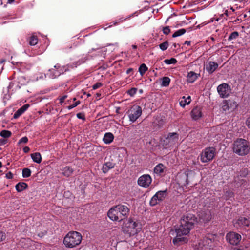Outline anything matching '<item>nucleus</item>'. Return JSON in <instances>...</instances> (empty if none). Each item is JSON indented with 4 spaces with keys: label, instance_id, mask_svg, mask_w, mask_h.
Segmentation results:
<instances>
[{
    "label": "nucleus",
    "instance_id": "69168bd1",
    "mask_svg": "<svg viewBox=\"0 0 250 250\" xmlns=\"http://www.w3.org/2000/svg\"><path fill=\"white\" fill-rule=\"evenodd\" d=\"M173 47H174V48H176V47L177 45H176V44L175 43H173Z\"/></svg>",
    "mask_w": 250,
    "mask_h": 250
},
{
    "label": "nucleus",
    "instance_id": "9b49d317",
    "mask_svg": "<svg viewBox=\"0 0 250 250\" xmlns=\"http://www.w3.org/2000/svg\"><path fill=\"white\" fill-rule=\"evenodd\" d=\"M226 238L230 244L237 245L241 239V236L235 232H230L226 235Z\"/></svg>",
    "mask_w": 250,
    "mask_h": 250
},
{
    "label": "nucleus",
    "instance_id": "423d86ee",
    "mask_svg": "<svg viewBox=\"0 0 250 250\" xmlns=\"http://www.w3.org/2000/svg\"><path fill=\"white\" fill-rule=\"evenodd\" d=\"M179 135L177 133H169L167 136L162 141L163 146L167 148L171 146L177 142Z\"/></svg>",
    "mask_w": 250,
    "mask_h": 250
},
{
    "label": "nucleus",
    "instance_id": "a19ab883",
    "mask_svg": "<svg viewBox=\"0 0 250 250\" xmlns=\"http://www.w3.org/2000/svg\"><path fill=\"white\" fill-rule=\"evenodd\" d=\"M137 90V89L136 88H132L127 91V93L132 96L136 94Z\"/></svg>",
    "mask_w": 250,
    "mask_h": 250
},
{
    "label": "nucleus",
    "instance_id": "4be33fe9",
    "mask_svg": "<svg viewBox=\"0 0 250 250\" xmlns=\"http://www.w3.org/2000/svg\"><path fill=\"white\" fill-rule=\"evenodd\" d=\"M165 168L166 167L162 163H160L155 167L154 168V172L158 175H162L164 173Z\"/></svg>",
    "mask_w": 250,
    "mask_h": 250
},
{
    "label": "nucleus",
    "instance_id": "ddd939ff",
    "mask_svg": "<svg viewBox=\"0 0 250 250\" xmlns=\"http://www.w3.org/2000/svg\"><path fill=\"white\" fill-rule=\"evenodd\" d=\"M116 205L111 208L108 211L107 216L109 219L113 221H122L121 217L120 216L118 209L116 208Z\"/></svg>",
    "mask_w": 250,
    "mask_h": 250
},
{
    "label": "nucleus",
    "instance_id": "13d9d810",
    "mask_svg": "<svg viewBox=\"0 0 250 250\" xmlns=\"http://www.w3.org/2000/svg\"><path fill=\"white\" fill-rule=\"evenodd\" d=\"M191 43V42L189 41H185L184 44H187L188 45H190Z\"/></svg>",
    "mask_w": 250,
    "mask_h": 250
},
{
    "label": "nucleus",
    "instance_id": "680f3d73",
    "mask_svg": "<svg viewBox=\"0 0 250 250\" xmlns=\"http://www.w3.org/2000/svg\"><path fill=\"white\" fill-rule=\"evenodd\" d=\"M132 47L135 49L137 48V46L135 45H132Z\"/></svg>",
    "mask_w": 250,
    "mask_h": 250
},
{
    "label": "nucleus",
    "instance_id": "0e129e2a",
    "mask_svg": "<svg viewBox=\"0 0 250 250\" xmlns=\"http://www.w3.org/2000/svg\"><path fill=\"white\" fill-rule=\"evenodd\" d=\"M5 61V59H2L0 61V63H2L4 62Z\"/></svg>",
    "mask_w": 250,
    "mask_h": 250
},
{
    "label": "nucleus",
    "instance_id": "2f4dec72",
    "mask_svg": "<svg viewBox=\"0 0 250 250\" xmlns=\"http://www.w3.org/2000/svg\"><path fill=\"white\" fill-rule=\"evenodd\" d=\"M148 68L144 63L141 64L139 68V72L141 76H143L147 70Z\"/></svg>",
    "mask_w": 250,
    "mask_h": 250
},
{
    "label": "nucleus",
    "instance_id": "412c9836",
    "mask_svg": "<svg viewBox=\"0 0 250 250\" xmlns=\"http://www.w3.org/2000/svg\"><path fill=\"white\" fill-rule=\"evenodd\" d=\"M29 105L28 104H25L22 107L20 108L14 114L13 118L14 119H17L21 116L26 110H27Z\"/></svg>",
    "mask_w": 250,
    "mask_h": 250
},
{
    "label": "nucleus",
    "instance_id": "864d4df0",
    "mask_svg": "<svg viewBox=\"0 0 250 250\" xmlns=\"http://www.w3.org/2000/svg\"><path fill=\"white\" fill-rule=\"evenodd\" d=\"M246 124L248 127L250 129V116L247 119Z\"/></svg>",
    "mask_w": 250,
    "mask_h": 250
},
{
    "label": "nucleus",
    "instance_id": "7ed1b4c3",
    "mask_svg": "<svg viewBox=\"0 0 250 250\" xmlns=\"http://www.w3.org/2000/svg\"><path fill=\"white\" fill-rule=\"evenodd\" d=\"M82 240V236L80 233L70 231L64 238L63 243L66 247L72 248L79 245Z\"/></svg>",
    "mask_w": 250,
    "mask_h": 250
},
{
    "label": "nucleus",
    "instance_id": "c756f323",
    "mask_svg": "<svg viewBox=\"0 0 250 250\" xmlns=\"http://www.w3.org/2000/svg\"><path fill=\"white\" fill-rule=\"evenodd\" d=\"M73 169L69 167H66L63 169V174L66 177H69L73 173Z\"/></svg>",
    "mask_w": 250,
    "mask_h": 250
},
{
    "label": "nucleus",
    "instance_id": "e433bc0d",
    "mask_svg": "<svg viewBox=\"0 0 250 250\" xmlns=\"http://www.w3.org/2000/svg\"><path fill=\"white\" fill-rule=\"evenodd\" d=\"M239 36V33L237 31H234L230 34L228 38L229 41L236 39Z\"/></svg>",
    "mask_w": 250,
    "mask_h": 250
},
{
    "label": "nucleus",
    "instance_id": "a211bd4d",
    "mask_svg": "<svg viewBox=\"0 0 250 250\" xmlns=\"http://www.w3.org/2000/svg\"><path fill=\"white\" fill-rule=\"evenodd\" d=\"M177 180L182 186H186L188 184V174L186 172L179 174L177 177Z\"/></svg>",
    "mask_w": 250,
    "mask_h": 250
},
{
    "label": "nucleus",
    "instance_id": "603ef678",
    "mask_svg": "<svg viewBox=\"0 0 250 250\" xmlns=\"http://www.w3.org/2000/svg\"><path fill=\"white\" fill-rule=\"evenodd\" d=\"M13 175L10 171H9L6 174V177L7 179H11L13 178Z\"/></svg>",
    "mask_w": 250,
    "mask_h": 250
},
{
    "label": "nucleus",
    "instance_id": "20e7f679",
    "mask_svg": "<svg viewBox=\"0 0 250 250\" xmlns=\"http://www.w3.org/2000/svg\"><path fill=\"white\" fill-rule=\"evenodd\" d=\"M233 150L239 156L246 155L250 150L249 143L245 139H237L233 143Z\"/></svg>",
    "mask_w": 250,
    "mask_h": 250
},
{
    "label": "nucleus",
    "instance_id": "dca6fc26",
    "mask_svg": "<svg viewBox=\"0 0 250 250\" xmlns=\"http://www.w3.org/2000/svg\"><path fill=\"white\" fill-rule=\"evenodd\" d=\"M165 121L162 117L157 115L154 117L151 126L153 130H158L163 127Z\"/></svg>",
    "mask_w": 250,
    "mask_h": 250
},
{
    "label": "nucleus",
    "instance_id": "49530a36",
    "mask_svg": "<svg viewBox=\"0 0 250 250\" xmlns=\"http://www.w3.org/2000/svg\"><path fill=\"white\" fill-rule=\"evenodd\" d=\"M102 85H103V84L102 83H101L100 82H98L93 85L92 88L93 89L95 90V89H96L100 87Z\"/></svg>",
    "mask_w": 250,
    "mask_h": 250
},
{
    "label": "nucleus",
    "instance_id": "5701e85b",
    "mask_svg": "<svg viewBox=\"0 0 250 250\" xmlns=\"http://www.w3.org/2000/svg\"><path fill=\"white\" fill-rule=\"evenodd\" d=\"M115 164L111 162L105 163L102 167V171L104 173H107L110 169L114 167Z\"/></svg>",
    "mask_w": 250,
    "mask_h": 250
},
{
    "label": "nucleus",
    "instance_id": "09e8293b",
    "mask_svg": "<svg viewBox=\"0 0 250 250\" xmlns=\"http://www.w3.org/2000/svg\"><path fill=\"white\" fill-rule=\"evenodd\" d=\"M230 100L226 101V104L223 106V110H226L229 109V103H230Z\"/></svg>",
    "mask_w": 250,
    "mask_h": 250
},
{
    "label": "nucleus",
    "instance_id": "58836bf2",
    "mask_svg": "<svg viewBox=\"0 0 250 250\" xmlns=\"http://www.w3.org/2000/svg\"><path fill=\"white\" fill-rule=\"evenodd\" d=\"M164 62L167 64H175L177 61L176 59L172 58L170 59H166L164 60Z\"/></svg>",
    "mask_w": 250,
    "mask_h": 250
},
{
    "label": "nucleus",
    "instance_id": "a18cd8bd",
    "mask_svg": "<svg viewBox=\"0 0 250 250\" xmlns=\"http://www.w3.org/2000/svg\"><path fill=\"white\" fill-rule=\"evenodd\" d=\"M163 33L165 35H168L170 32V29L169 26H166L163 28Z\"/></svg>",
    "mask_w": 250,
    "mask_h": 250
},
{
    "label": "nucleus",
    "instance_id": "4d7b16f0",
    "mask_svg": "<svg viewBox=\"0 0 250 250\" xmlns=\"http://www.w3.org/2000/svg\"><path fill=\"white\" fill-rule=\"evenodd\" d=\"M133 71V69L132 68H129L126 71V74H130L131 72H132Z\"/></svg>",
    "mask_w": 250,
    "mask_h": 250
},
{
    "label": "nucleus",
    "instance_id": "a878e982",
    "mask_svg": "<svg viewBox=\"0 0 250 250\" xmlns=\"http://www.w3.org/2000/svg\"><path fill=\"white\" fill-rule=\"evenodd\" d=\"M28 188V185L24 182H19L15 186V188L18 192L22 191Z\"/></svg>",
    "mask_w": 250,
    "mask_h": 250
},
{
    "label": "nucleus",
    "instance_id": "4468645a",
    "mask_svg": "<svg viewBox=\"0 0 250 250\" xmlns=\"http://www.w3.org/2000/svg\"><path fill=\"white\" fill-rule=\"evenodd\" d=\"M250 225L249 219L244 217H239L234 223V226L240 229H245Z\"/></svg>",
    "mask_w": 250,
    "mask_h": 250
},
{
    "label": "nucleus",
    "instance_id": "72a5a7b5",
    "mask_svg": "<svg viewBox=\"0 0 250 250\" xmlns=\"http://www.w3.org/2000/svg\"><path fill=\"white\" fill-rule=\"evenodd\" d=\"M186 32V30L185 29L182 28L174 32V33L172 35L173 38H175L180 36H181L185 34Z\"/></svg>",
    "mask_w": 250,
    "mask_h": 250
},
{
    "label": "nucleus",
    "instance_id": "f257e3e1",
    "mask_svg": "<svg viewBox=\"0 0 250 250\" xmlns=\"http://www.w3.org/2000/svg\"><path fill=\"white\" fill-rule=\"evenodd\" d=\"M196 218L193 214H187L184 215L180 220V224L175 229L176 236L173 239V243L176 246L186 243L188 242L187 237L190 230L194 228L197 222Z\"/></svg>",
    "mask_w": 250,
    "mask_h": 250
},
{
    "label": "nucleus",
    "instance_id": "f03ea898",
    "mask_svg": "<svg viewBox=\"0 0 250 250\" xmlns=\"http://www.w3.org/2000/svg\"><path fill=\"white\" fill-rule=\"evenodd\" d=\"M122 228L124 233L129 237L136 235L141 229L139 222L132 218L125 221Z\"/></svg>",
    "mask_w": 250,
    "mask_h": 250
},
{
    "label": "nucleus",
    "instance_id": "1a4fd4ad",
    "mask_svg": "<svg viewBox=\"0 0 250 250\" xmlns=\"http://www.w3.org/2000/svg\"><path fill=\"white\" fill-rule=\"evenodd\" d=\"M217 92L222 98L229 97L231 93L230 86L226 83L219 85L217 87Z\"/></svg>",
    "mask_w": 250,
    "mask_h": 250
},
{
    "label": "nucleus",
    "instance_id": "473e14b6",
    "mask_svg": "<svg viewBox=\"0 0 250 250\" xmlns=\"http://www.w3.org/2000/svg\"><path fill=\"white\" fill-rule=\"evenodd\" d=\"M31 171L28 168L23 169L22 175L23 178H28L31 176Z\"/></svg>",
    "mask_w": 250,
    "mask_h": 250
},
{
    "label": "nucleus",
    "instance_id": "bf43d9fd",
    "mask_svg": "<svg viewBox=\"0 0 250 250\" xmlns=\"http://www.w3.org/2000/svg\"><path fill=\"white\" fill-rule=\"evenodd\" d=\"M75 64H78V61L74 62L70 65V66L72 68V66H74Z\"/></svg>",
    "mask_w": 250,
    "mask_h": 250
},
{
    "label": "nucleus",
    "instance_id": "5fc2aeb1",
    "mask_svg": "<svg viewBox=\"0 0 250 250\" xmlns=\"http://www.w3.org/2000/svg\"><path fill=\"white\" fill-rule=\"evenodd\" d=\"M67 97V95H64L61 97L60 99V103L62 104L64 101V100Z\"/></svg>",
    "mask_w": 250,
    "mask_h": 250
},
{
    "label": "nucleus",
    "instance_id": "6e6552de",
    "mask_svg": "<svg viewBox=\"0 0 250 250\" xmlns=\"http://www.w3.org/2000/svg\"><path fill=\"white\" fill-rule=\"evenodd\" d=\"M66 70L64 67L57 64L54 66L53 68L49 69L46 75L49 78L55 79L61 74H63Z\"/></svg>",
    "mask_w": 250,
    "mask_h": 250
},
{
    "label": "nucleus",
    "instance_id": "c85d7f7f",
    "mask_svg": "<svg viewBox=\"0 0 250 250\" xmlns=\"http://www.w3.org/2000/svg\"><path fill=\"white\" fill-rule=\"evenodd\" d=\"M170 79L168 77H164L162 79V83L161 85L164 87H167L169 85Z\"/></svg>",
    "mask_w": 250,
    "mask_h": 250
},
{
    "label": "nucleus",
    "instance_id": "774afa93",
    "mask_svg": "<svg viewBox=\"0 0 250 250\" xmlns=\"http://www.w3.org/2000/svg\"><path fill=\"white\" fill-rule=\"evenodd\" d=\"M230 9H231L233 12H234V11H235V9H233V7H231Z\"/></svg>",
    "mask_w": 250,
    "mask_h": 250
},
{
    "label": "nucleus",
    "instance_id": "37998d69",
    "mask_svg": "<svg viewBox=\"0 0 250 250\" xmlns=\"http://www.w3.org/2000/svg\"><path fill=\"white\" fill-rule=\"evenodd\" d=\"M28 139L27 137H26V136L23 137H22L21 139H20L19 140L18 144H20L21 143L26 144L28 142Z\"/></svg>",
    "mask_w": 250,
    "mask_h": 250
},
{
    "label": "nucleus",
    "instance_id": "aec40b11",
    "mask_svg": "<svg viewBox=\"0 0 250 250\" xmlns=\"http://www.w3.org/2000/svg\"><path fill=\"white\" fill-rule=\"evenodd\" d=\"M218 67V64L217 63L210 61L207 65L206 69L209 74H212L216 70Z\"/></svg>",
    "mask_w": 250,
    "mask_h": 250
},
{
    "label": "nucleus",
    "instance_id": "7c9ffc66",
    "mask_svg": "<svg viewBox=\"0 0 250 250\" xmlns=\"http://www.w3.org/2000/svg\"><path fill=\"white\" fill-rule=\"evenodd\" d=\"M12 135V133L11 131L7 130H2L0 132V135L3 138L7 139L10 137Z\"/></svg>",
    "mask_w": 250,
    "mask_h": 250
},
{
    "label": "nucleus",
    "instance_id": "9d476101",
    "mask_svg": "<svg viewBox=\"0 0 250 250\" xmlns=\"http://www.w3.org/2000/svg\"><path fill=\"white\" fill-rule=\"evenodd\" d=\"M167 189L164 191H159L151 198L149 204L151 206H154L159 202L163 201L167 196Z\"/></svg>",
    "mask_w": 250,
    "mask_h": 250
},
{
    "label": "nucleus",
    "instance_id": "393cba45",
    "mask_svg": "<svg viewBox=\"0 0 250 250\" xmlns=\"http://www.w3.org/2000/svg\"><path fill=\"white\" fill-rule=\"evenodd\" d=\"M114 139V135L111 133H106L103 138V141L106 144L111 143Z\"/></svg>",
    "mask_w": 250,
    "mask_h": 250
},
{
    "label": "nucleus",
    "instance_id": "ea45409f",
    "mask_svg": "<svg viewBox=\"0 0 250 250\" xmlns=\"http://www.w3.org/2000/svg\"><path fill=\"white\" fill-rule=\"evenodd\" d=\"M126 20L125 18H124L123 17H122V18H120L119 19L115 20L114 22H113V24L114 25H116L122 22H123L124 21H125V20Z\"/></svg>",
    "mask_w": 250,
    "mask_h": 250
},
{
    "label": "nucleus",
    "instance_id": "6ab92c4d",
    "mask_svg": "<svg viewBox=\"0 0 250 250\" xmlns=\"http://www.w3.org/2000/svg\"><path fill=\"white\" fill-rule=\"evenodd\" d=\"M192 118L194 120H197L202 117V112L201 108L199 107H194L191 112Z\"/></svg>",
    "mask_w": 250,
    "mask_h": 250
},
{
    "label": "nucleus",
    "instance_id": "f8f14e48",
    "mask_svg": "<svg viewBox=\"0 0 250 250\" xmlns=\"http://www.w3.org/2000/svg\"><path fill=\"white\" fill-rule=\"evenodd\" d=\"M151 182L152 179L149 174H144L138 179V184L144 188H148Z\"/></svg>",
    "mask_w": 250,
    "mask_h": 250
},
{
    "label": "nucleus",
    "instance_id": "b1692460",
    "mask_svg": "<svg viewBox=\"0 0 250 250\" xmlns=\"http://www.w3.org/2000/svg\"><path fill=\"white\" fill-rule=\"evenodd\" d=\"M197 73L193 71L189 72L187 75V82L189 83H192L197 79L198 76Z\"/></svg>",
    "mask_w": 250,
    "mask_h": 250
},
{
    "label": "nucleus",
    "instance_id": "f704fd0d",
    "mask_svg": "<svg viewBox=\"0 0 250 250\" xmlns=\"http://www.w3.org/2000/svg\"><path fill=\"white\" fill-rule=\"evenodd\" d=\"M214 239V237L212 235H208V236H206L203 239V243L204 244H209L212 242V240Z\"/></svg>",
    "mask_w": 250,
    "mask_h": 250
},
{
    "label": "nucleus",
    "instance_id": "f3484780",
    "mask_svg": "<svg viewBox=\"0 0 250 250\" xmlns=\"http://www.w3.org/2000/svg\"><path fill=\"white\" fill-rule=\"evenodd\" d=\"M198 217L200 222H208L211 219L210 211L208 210L201 211L199 212Z\"/></svg>",
    "mask_w": 250,
    "mask_h": 250
},
{
    "label": "nucleus",
    "instance_id": "79ce46f5",
    "mask_svg": "<svg viewBox=\"0 0 250 250\" xmlns=\"http://www.w3.org/2000/svg\"><path fill=\"white\" fill-rule=\"evenodd\" d=\"M86 59L85 58H82L78 61V64H75L74 66H72V68L77 67L78 66L81 65L82 63L85 62Z\"/></svg>",
    "mask_w": 250,
    "mask_h": 250
},
{
    "label": "nucleus",
    "instance_id": "39448f33",
    "mask_svg": "<svg viewBox=\"0 0 250 250\" xmlns=\"http://www.w3.org/2000/svg\"><path fill=\"white\" fill-rule=\"evenodd\" d=\"M215 149L212 147L205 148L200 154V160L202 163H208L213 160L215 156Z\"/></svg>",
    "mask_w": 250,
    "mask_h": 250
},
{
    "label": "nucleus",
    "instance_id": "4c0bfd02",
    "mask_svg": "<svg viewBox=\"0 0 250 250\" xmlns=\"http://www.w3.org/2000/svg\"><path fill=\"white\" fill-rule=\"evenodd\" d=\"M168 45L169 44L168 41H166L162 43L159 44V47L162 50L165 51L168 48Z\"/></svg>",
    "mask_w": 250,
    "mask_h": 250
},
{
    "label": "nucleus",
    "instance_id": "cd10ccee",
    "mask_svg": "<svg viewBox=\"0 0 250 250\" xmlns=\"http://www.w3.org/2000/svg\"><path fill=\"white\" fill-rule=\"evenodd\" d=\"M182 100L180 102L179 104L180 105L183 107H184L186 105H188L191 102V97L190 96H188L187 98H185V96L183 97Z\"/></svg>",
    "mask_w": 250,
    "mask_h": 250
},
{
    "label": "nucleus",
    "instance_id": "6e6d98bb",
    "mask_svg": "<svg viewBox=\"0 0 250 250\" xmlns=\"http://www.w3.org/2000/svg\"><path fill=\"white\" fill-rule=\"evenodd\" d=\"M23 150L24 153H27L30 151V148L28 146H26L23 148Z\"/></svg>",
    "mask_w": 250,
    "mask_h": 250
},
{
    "label": "nucleus",
    "instance_id": "bb28decb",
    "mask_svg": "<svg viewBox=\"0 0 250 250\" xmlns=\"http://www.w3.org/2000/svg\"><path fill=\"white\" fill-rule=\"evenodd\" d=\"M31 157L34 162L40 164L42 162V156L39 152H35L31 154Z\"/></svg>",
    "mask_w": 250,
    "mask_h": 250
},
{
    "label": "nucleus",
    "instance_id": "c03bdc74",
    "mask_svg": "<svg viewBox=\"0 0 250 250\" xmlns=\"http://www.w3.org/2000/svg\"><path fill=\"white\" fill-rule=\"evenodd\" d=\"M80 104V101H77L75 103H74L73 104H72V105H70L68 106L67 107V108L69 110H71L72 108H73L76 107L77 106H78Z\"/></svg>",
    "mask_w": 250,
    "mask_h": 250
},
{
    "label": "nucleus",
    "instance_id": "2eb2a0df",
    "mask_svg": "<svg viewBox=\"0 0 250 250\" xmlns=\"http://www.w3.org/2000/svg\"><path fill=\"white\" fill-rule=\"evenodd\" d=\"M117 208L119 212L120 216L121 217V220L127 218L129 215L130 209L126 205L118 204L116 205Z\"/></svg>",
    "mask_w": 250,
    "mask_h": 250
},
{
    "label": "nucleus",
    "instance_id": "338daca9",
    "mask_svg": "<svg viewBox=\"0 0 250 250\" xmlns=\"http://www.w3.org/2000/svg\"><path fill=\"white\" fill-rule=\"evenodd\" d=\"M20 79L21 80H24V78L23 77H21L20 78Z\"/></svg>",
    "mask_w": 250,
    "mask_h": 250
},
{
    "label": "nucleus",
    "instance_id": "3c124183",
    "mask_svg": "<svg viewBox=\"0 0 250 250\" xmlns=\"http://www.w3.org/2000/svg\"><path fill=\"white\" fill-rule=\"evenodd\" d=\"M7 143V139L5 138L0 139V146H3Z\"/></svg>",
    "mask_w": 250,
    "mask_h": 250
},
{
    "label": "nucleus",
    "instance_id": "052dcab7",
    "mask_svg": "<svg viewBox=\"0 0 250 250\" xmlns=\"http://www.w3.org/2000/svg\"><path fill=\"white\" fill-rule=\"evenodd\" d=\"M14 0H7L8 3L10 4L12 3L14 1Z\"/></svg>",
    "mask_w": 250,
    "mask_h": 250
},
{
    "label": "nucleus",
    "instance_id": "c9c22d12",
    "mask_svg": "<svg viewBox=\"0 0 250 250\" xmlns=\"http://www.w3.org/2000/svg\"><path fill=\"white\" fill-rule=\"evenodd\" d=\"M29 44L31 45H35L38 43V38L36 36H32L29 39Z\"/></svg>",
    "mask_w": 250,
    "mask_h": 250
},
{
    "label": "nucleus",
    "instance_id": "e2e57ef3",
    "mask_svg": "<svg viewBox=\"0 0 250 250\" xmlns=\"http://www.w3.org/2000/svg\"><path fill=\"white\" fill-rule=\"evenodd\" d=\"M229 195L230 197H231V196H232V195H233V193H232V192H229Z\"/></svg>",
    "mask_w": 250,
    "mask_h": 250
},
{
    "label": "nucleus",
    "instance_id": "de8ad7c7",
    "mask_svg": "<svg viewBox=\"0 0 250 250\" xmlns=\"http://www.w3.org/2000/svg\"><path fill=\"white\" fill-rule=\"evenodd\" d=\"M5 239V234L3 232H0V242L4 241Z\"/></svg>",
    "mask_w": 250,
    "mask_h": 250
},
{
    "label": "nucleus",
    "instance_id": "0eeeda50",
    "mask_svg": "<svg viewBox=\"0 0 250 250\" xmlns=\"http://www.w3.org/2000/svg\"><path fill=\"white\" fill-rule=\"evenodd\" d=\"M129 121L135 122L142 115V108L138 105H133L127 112Z\"/></svg>",
    "mask_w": 250,
    "mask_h": 250
},
{
    "label": "nucleus",
    "instance_id": "8fccbe9b",
    "mask_svg": "<svg viewBox=\"0 0 250 250\" xmlns=\"http://www.w3.org/2000/svg\"><path fill=\"white\" fill-rule=\"evenodd\" d=\"M76 116H77V117L79 119H81L82 120H85V116L83 113H77Z\"/></svg>",
    "mask_w": 250,
    "mask_h": 250
}]
</instances>
